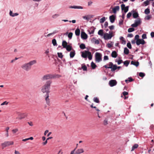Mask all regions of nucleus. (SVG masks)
Wrapping results in <instances>:
<instances>
[{"instance_id": "1", "label": "nucleus", "mask_w": 154, "mask_h": 154, "mask_svg": "<svg viewBox=\"0 0 154 154\" xmlns=\"http://www.w3.org/2000/svg\"><path fill=\"white\" fill-rule=\"evenodd\" d=\"M36 63L37 61L36 60H33L23 64L21 65V67L23 70L28 72L31 69V66L35 64Z\"/></svg>"}, {"instance_id": "2", "label": "nucleus", "mask_w": 154, "mask_h": 154, "mask_svg": "<svg viewBox=\"0 0 154 154\" xmlns=\"http://www.w3.org/2000/svg\"><path fill=\"white\" fill-rule=\"evenodd\" d=\"M51 82L50 81H47L45 84L42 86L41 91L43 93H46V94H49Z\"/></svg>"}, {"instance_id": "3", "label": "nucleus", "mask_w": 154, "mask_h": 154, "mask_svg": "<svg viewBox=\"0 0 154 154\" xmlns=\"http://www.w3.org/2000/svg\"><path fill=\"white\" fill-rule=\"evenodd\" d=\"M82 56L84 58H86L88 57L89 60H91L92 58V56L91 55V53L88 51H85L84 52H82Z\"/></svg>"}, {"instance_id": "4", "label": "nucleus", "mask_w": 154, "mask_h": 154, "mask_svg": "<svg viewBox=\"0 0 154 154\" xmlns=\"http://www.w3.org/2000/svg\"><path fill=\"white\" fill-rule=\"evenodd\" d=\"M114 35L113 32L110 31L109 33H106L104 34L103 38L106 40L110 39Z\"/></svg>"}, {"instance_id": "5", "label": "nucleus", "mask_w": 154, "mask_h": 154, "mask_svg": "<svg viewBox=\"0 0 154 154\" xmlns=\"http://www.w3.org/2000/svg\"><path fill=\"white\" fill-rule=\"evenodd\" d=\"M14 144V142L13 141H6L1 143V145L2 149H3L4 148L10 145H13Z\"/></svg>"}, {"instance_id": "6", "label": "nucleus", "mask_w": 154, "mask_h": 154, "mask_svg": "<svg viewBox=\"0 0 154 154\" xmlns=\"http://www.w3.org/2000/svg\"><path fill=\"white\" fill-rule=\"evenodd\" d=\"M75 150L76 148H75L74 150L71 151L70 154H80L84 152V150L82 148L79 149L75 152Z\"/></svg>"}, {"instance_id": "7", "label": "nucleus", "mask_w": 154, "mask_h": 154, "mask_svg": "<svg viewBox=\"0 0 154 154\" xmlns=\"http://www.w3.org/2000/svg\"><path fill=\"white\" fill-rule=\"evenodd\" d=\"M102 55L98 52H96L95 54V60L97 62H99L102 60Z\"/></svg>"}, {"instance_id": "8", "label": "nucleus", "mask_w": 154, "mask_h": 154, "mask_svg": "<svg viewBox=\"0 0 154 154\" xmlns=\"http://www.w3.org/2000/svg\"><path fill=\"white\" fill-rule=\"evenodd\" d=\"M141 23V19L139 18H138L137 19L135 20L134 23L131 24V26L133 27H136L139 25H140Z\"/></svg>"}, {"instance_id": "9", "label": "nucleus", "mask_w": 154, "mask_h": 154, "mask_svg": "<svg viewBox=\"0 0 154 154\" xmlns=\"http://www.w3.org/2000/svg\"><path fill=\"white\" fill-rule=\"evenodd\" d=\"M54 77L53 75L51 74H47L44 75L42 78V79L45 80L49 79H51L54 78Z\"/></svg>"}, {"instance_id": "10", "label": "nucleus", "mask_w": 154, "mask_h": 154, "mask_svg": "<svg viewBox=\"0 0 154 154\" xmlns=\"http://www.w3.org/2000/svg\"><path fill=\"white\" fill-rule=\"evenodd\" d=\"M121 9L122 11H124V13H126L128 10V6H125V5L122 4L121 5Z\"/></svg>"}, {"instance_id": "11", "label": "nucleus", "mask_w": 154, "mask_h": 154, "mask_svg": "<svg viewBox=\"0 0 154 154\" xmlns=\"http://www.w3.org/2000/svg\"><path fill=\"white\" fill-rule=\"evenodd\" d=\"M109 84L110 86L112 87L117 85V82L115 80H111L109 81Z\"/></svg>"}, {"instance_id": "12", "label": "nucleus", "mask_w": 154, "mask_h": 154, "mask_svg": "<svg viewBox=\"0 0 154 154\" xmlns=\"http://www.w3.org/2000/svg\"><path fill=\"white\" fill-rule=\"evenodd\" d=\"M136 43L138 45L140 44L144 45L145 43V42L143 39H138L137 40Z\"/></svg>"}, {"instance_id": "13", "label": "nucleus", "mask_w": 154, "mask_h": 154, "mask_svg": "<svg viewBox=\"0 0 154 154\" xmlns=\"http://www.w3.org/2000/svg\"><path fill=\"white\" fill-rule=\"evenodd\" d=\"M131 13L134 18H136L138 17L139 14L137 12H135L134 10H133L131 11Z\"/></svg>"}, {"instance_id": "14", "label": "nucleus", "mask_w": 154, "mask_h": 154, "mask_svg": "<svg viewBox=\"0 0 154 154\" xmlns=\"http://www.w3.org/2000/svg\"><path fill=\"white\" fill-rule=\"evenodd\" d=\"M69 8H74L77 9H83V7L80 6H71L69 7Z\"/></svg>"}, {"instance_id": "15", "label": "nucleus", "mask_w": 154, "mask_h": 154, "mask_svg": "<svg viewBox=\"0 0 154 154\" xmlns=\"http://www.w3.org/2000/svg\"><path fill=\"white\" fill-rule=\"evenodd\" d=\"M81 37L83 39H86L88 38V36L87 34L84 32H82L81 33Z\"/></svg>"}, {"instance_id": "16", "label": "nucleus", "mask_w": 154, "mask_h": 154, "mask_svg": "<svg viewBox=\"0 0 154 154\" xmlns=\"http://www.w3.org/2000/svg\"><path fill=\"white\" fill-rule=\"evenodd\" d=\"M49 94H46L45 100L46 101V103L48 105H49L50 103V99H49Z\"/></svg>"}, {"instance_id": "17", "label": "nucleus", "mask_w": 154, "mask_h": 154, "mask_svg": "<svg viewBox=\"0 0 154 154\" xmlns=\"http://www.w3.org/2000/svg\"><path fill=\"white\" fill-rule=\"evenodd\" d=\"M109 19L110 22L111 23H113L115 21V17L113 15H112L109 17Z\"/></svg>"}, {"instance_id": "18", "label": "nucleus", "mask_w": 154, "mask_h": 154, "mask_svg": "<svg viewBox=\"0 0 154 154\" xmlns=\"http://www.w3.org/2000/svg\"><path fill=\"white\" fill-rule=\"evenodd\" d=\"M119 6H115L112 9V11H113V13L114 14L116 13V11H119Z\"/></svg>"}, {"instance_id": "19", "label": "nucleus", "mask_w": 154, "mask_h": 154, "mask_svg": "<svg viewBox=\"0 0 154 154\" xmlns=\"http://www.w3.org/2000/svg\"><path fill=\"white\" fill-rule=\"evenodd\" d=\"M91 41L93 43H94L96 44H99V41L98 40L94 38H93L91 40Z\"/></svg>"}, {"instance_id": "20", "label": "nucleus", "mask_w": 154, "mask_h": 154, "mask_svg": "<svg viewBox=\"0 0 154 154\" xmlns=\"http://www.w3.org/2000/svg\"><path fill=\"white\" fill-rule=\"evenodd\" d=\"M131 64L137 67L139 65V63L138 61L135 62L133 61H132L131 62Z\"/></svg>"}, {"instance_id": "21", "label": "nucleus", "mask_w": 154, "mask_h": 154, "mask_svg": "<svg viewBox=\"0 0 154 154\" xmlns=\"http://www.w3.org/2000/svg\"><path fill=\"white\" fill-rule=\"evenodd\" d=\"M18 14L17 13H13L12 11H10L9 12V15L10 16L13 17L17 16L18 15Z\"/></svg>"}, {"instance_id": "22", "label": "nucleus", "mask_w": 154, "mask_h": 154, "mask_svg": "<svg viewBox=\"0 0 154 154\" xmlns=\"http://www.w3.org/2000/svg\"><path fill=\"white\" fill-rule=\"evenodd\" d=\"M111 56L112 57L116 58L117 56V54L115 51H114L112 52L111 54Z\"/></svg>"}, {"instance_id": "23", "label": "nucleus", "mask_w": 154, "mask_h": 154, "mask_svg": "<svg viewBox=\"0 0 154 154\" xmlns=\"http://www.w3.org/2000/svg\"><path fill=\"white\" fill-rule=\"evenodd\" d=\"M9 129V127H7L5 128L6 133L5 134V136L6 137H8L9 136L8 134V130Z\"/></svg>"}, {"instance_id": "24", "label": "nucleus", "mask_w": 154, "mask_h": 154, "mask_svg": "<svg viewBox=\"0 0 154 154\" xmlns=\"http://www.w3.org/2000/svg\"><path fill=\"white\" fill-rule=\"evenodd\" d=\"M114 42H111L110 43H108L107 44V46L109 48H110L113 46V45Z\"/></svg>"}, {"instance_id": "25", "label": "nucleus", "mask_w": 154, "mask_h": 154, "mask_svg": "<svg viewBox=\"0 0 154 154\" xmlns=\"http://www.w3.org/2000/svg\"><path fill=\"white\" fill-rule=\"evenodd\" d=\"M75 54V52L74 51H72L70 52V56L71 58H73Z\"/></svg>"}, {"instance_id": "26", "label": "nucleus", "mask_w": 154, "mask_h": 154, "mask_svg": "<svg viewBox=\"0 0 154 154\" xmlns=\"http://www.w3.org/2000/svg\"><path fill=\"white\" fill-rule=\"evenodd\" d=\"M62 45L63 48H65L68 45L67 42L65 41H63L62 42Z\"/></svg>"}, {"instance_id": "27", "label": "nucleus", "mask_w": 154, "mask_h": 154, "mask_svg": "<svg viewBox=\"0 0 154 154\" xmlns=\"http://www.w3.org/2000/svg\"><path fill=\"white\" fill-rule=\"evenodd\" d=\"M75 33L76 35L79 36L80 35V29L78 28L77 29L75 30Z\"/></svg>"}, {"instance_id": "28", "label": "nucleus", "mask_w": 154, "mask_h": 154, "mask_svg": "<svg viewBox=\"0 0 154 154\" xmlns=\"http://www.w3.org/2000/svg\"><path fill=\"white\" fill-rule=\"evenodd\" d=\"M138 146V145L137 144H135L132 147L131 151H133L135 149L137 148Z\"/></svg>"}, {"instance_id": "29", "label": "nucleus", "mask_w": 154, "mask_h": 154, "mask_svg": "<svg viewBox=\"0 0 154 154\" xmlns=\"http://www.w3.org/2000/svg\"><path fill=\"white\" fill-rule=\"evenodd\" d=\"M98 34L99 35H100L101 36H103L104 34H103V30H102V29L98 31Z\"/></svg>"}, {"instance_id": "30", "label": "nucleus", "mask_w": 154, "mask_h": 154, "mask_svg": "<svg viewBox=\"0 0 154 154\" xmlns=\"http://www.w3.org/2000/svg\"><path fill=\"white\" fill-rule=\"evenodd\" d=\"M129 50L127 48H125L124 49V53L125 54L127 55L129 53Z\"/></svg>"}, {"instance_id": "31", "label": "nucleus", "mask_w": 154, "mask_h": 154, "mask_svg": "<svg viewBox=\"0 0 154 154\" xmlns=\"http://www.w3.org/2000/svg\"><path fill=\"white\" fill-rule=\"evenodd\" d=\"M120 39L122 41V44H125L126 42L124 40L123 37L121 36L120 37Z\"/></svg>"}, {"instance_id": "32", "label": "nucleus", "mask_w": 154, "mask_h": 154, "mask_svg": "<svg viewBox=\"0 0 154 154\" xmlns=\"http://www.w3.org/2000/svg\"><path fill=\"white\" fill-rule=\"evenodd\" d=\"M65 48H66V50L68 51H70L72 48V47L70 45H68Z\"/></svg>"}, {"instance_id": "33", "label": "nucleus", "mask_w": 154, "mask_h": 154, "mask_svg": "<svg viewBox=\"0 0 154 154\" xmlns=\"http://www.w3.org/2000/svg\"><path fill=\"white\" fill-rule=\"evenodd\" d=\"M117 69V66L116 65H113L111 68V71H115Z\"/></svg>"}, {"instance_id": "34", "label": "nucleus", "mask_w": 154, "mask_h": 154, "mask_svg": "<svg viewBox=\"0 0 154 154\" xmlns=\"http://www.w3.org/2000/svg\"><path fill=\"white\" fill-rule=\"evenodd\" d=\"M91 66L93 69H94L96 67V64L93 62L91 63Z\"/></svg>"}, {"instance_id": "35", "label": "nucleus", "mask_w": 154, "mask_h": 154, "mask_svg": "<svg viewBox=\"0 0 154 154\" xmlns=\"http://www.w3.org/2000/svg\"><path fill=\"white\" fill-rule=\"evenodd\" d=\"M133 80L131 77H129L128 79H127L125 80V82L128 83V82H131Z\"/></svg>"}, {"instance_id": "36", "label": "nucleus", "mask_w": 154, "mask_h": 154, "mask_svg": "<svg viewBox=\"0 0 154 154\" xmlns=\"http://www.w3.org/2000/svg\"><path fill=\"white\" fill-rule=\"evenodd\" d=\"M108 124V119H105L103 122V124L104 125H106Z\"/></svg>"}, {"instance_id": "37", "label": "nucleus", "mask_w": 154, "mask_h": 154, "mask_svg": "<svg viewBox=\"0 0 154 154\" xmlns=\"http://www.w3.org/2000/svg\"><path fill=\"white\" fill-rule=\"evenodd\" d=\"M144 13L146 14H149L150 13L149 9L148 8L146 9L144 11Z\"/></svg>"}, {"instance_id": "38", "label": "nucleus", "mask_w": 154, "mask_h": 154, "mask_svg": "<svg viewBox=\"0 0 154 154\" xmlns=\"http://www.w3.org/2000/svg\"><path fill=\"white\" fill-rule=\"evenodd\" d=\"M105 17H103L100 19V22L101 23H103L105 21Z\"/></svg>"}, {"instance_id": "39", "label": "nucleus", "mask_w": 154, "mask_h": 154, "mask_svg": "<svg viewBox=\"0 0 154 154\" xmlns=\"http://www.w3.org/2000/svg\"><path fill=\"white\" fill-rule=\"evenodd\" d=\"M134 27L129 28L128 29V32H131L134 31Z\"/></svg>"}, {"instance_id": "40", "label": "nucleus", "mask_w": 154, "mask_h": 154, "mask_svg": "<svg viewBox=\"0 0 154 154\" xmlns=\"http://www.w3.org/2000/svg\"><path fill=\"white\" fill-rule=\"evenodd\" d=\"M52 43L54 46L57 45V42L55 39H54L52 40Z\"/></svg>"}, {"instance_id": "41", "label": "nucleus", "mask_w": 154, "mask_h": 154, "mask_svg": "<svg viewBox=\"0 0 154 154\" xmlns=\"http://www.w3.org/2000/svg\"><path fill=\"white\" fill-rule=\"evenodd\" d=\"M129 63V62L128 60H126L124 62V64L126 66H128Z\"/></svg>"}, {"instance_id": "42", "label": "nucleus", "mask_w": 154, "mask_h": 154, "mask_svg": "<svg viewBox=\"0 0 154 154\" xmlns=\"http://www.w3.org/2000/svg\"><path fill=\"white\" fill-rule=\"evenodd\" d=\"M59 16L58 14H55L52 16V17L54 19H56Z\"/></svg>"}, {"instance_id": "43", "label": "nucleus", "mask_w": 154, "mask_h": 154, "mask_svg": "<svg viewBox=\"0 0 154 154\" xmlns=\"http://www.w3.org/2000/svg\"><path fill=\"white\" fill-rule=\"evenodd\" d=\"M94 102L97 103H99V101L98 99L96 97H95L94 98Z\"/></svg>"}, {"instance_id": "44", "label": "nucleus", "mask_w": 154, "mask_h": 154, "mask_svg": "<svg viewBox=\"0 0 154 154\" xmlns=\"http://www.w3.org/2000/svg\"><path fill=\"white\" fill-rule=\"evenodd\" d=\"M80 48L82 49H84L85 48V45L83 44H82L80 45Z\"/></svg>"}, {"instance_id": "45", "label": "nucleus", "mask_w": 154, "mask_h": 154, "mask_svg": "<svg viewBox=\"0 0 154 154\" xmlns=\"http://www.w3.org/2000/svg\"><path fill=\"white\" fill-rule=\"evenodd\" d=\"M57 54H58V57L60 58H62L63 57V55H62V53H57Z\"/></svg>"}, {"instance_id": "46", "label": "nucleus", "mask_w": 154, "mask_h": 154, "mask_svg": "<svg viewBox=\"0 0 154 154\" xmlns=\"http://www.w3.org/2000/svg\"><path fill=\"white\" fill-rule=\"evenodd\" d=\"M73 33L72 32H70L68 34V37L69 39H71Z\"/></svg>"}, {"instance_id": "47", "label": "nucleus", "mask_w": 154, "mask_h": 154, "mask_svg": "<svg viewBox=\"0 0 154 154\" xmlns=\"http://www.w3.org/2000/svg\"><path fill=\"white\" fill-rule=\"evenodd\" d=\"M127 46L129 48H131V45L130 42H128L127 43Z\"/></svg>"}, {"instance_id": "48", "label": "nucleus", "mask_w": 154, "mask_h": 154, "mask_svg": "<svg viewBox=\"0 0 154 154\" xmlns=\"http://www.w3.org/2000/svg\"><path fill=\"white\" fill-rule=\"evenodd\" d=\"M132 14L131 12H129L127 15V17L128 18H129L131 16Z\"/></svg>"}, {"instance_id": "49", "label": "nucleus", "mask_w": 154, "mask_h": 154, "mask_svg": "<svg viewBox=\"0 0 154 154\" xmlns=\"http://www.w3.org/2000/svg\"><path fill=\"white\" fill-rule=\"evenodd\" d=\"M93 104H92L91 105V107L92 108H94L97 111H100V110L98 109H97V107H96V106H93Z\"/></svg>"}, {"instance_id": "50", "label": "nucleus", "mask_w": 154, "mask_h": 154, "mask_svg": "<svg viewBox=\"0 0 154 154\" xmlns=\"http://www.w3.org/2000/svg\"><path fill=\"white\" fill-rule=\"evenodd\" d=\"M18 131V130L17 128H15L14 129L12 130V132L14 134L16 133Z\"/></svg>"}, {"instance_id": "51", "label": "nucleus", "mask_w": 154, "mask_h": 154, "mask_svg": "<svg viewBox=\"0 0 154 154\" xmlns=\"http://www.w3.org/2000/svg\"><path fill=\"white\" fill-rule=\"evenodd\" d=\"M151 18V16L149 15H147V16H146L145 17V20H149Z\"/></svg>"}, {"instance_id": "52", "label": "nucleus", "mask_w": 154, "mask_h": 154, "mask_svg": "<svg viewBox=\"0 0 154 154\" xmlns=\"http://www.w3.org/2000/svg\"><path fill=\"white\" fill-rule=\"evenodd\" d=\"M113 65V64L112 62H109V64L108 65L109 66V68H111V69L112 67V66Z\"/></svg>"}, {"instance_id": "53", "label": "nucleus", "mask_w": 154, "mask_h": 154, "mask_svg": "<svg viewBox=\"0 0 154 154\" xmlns=\"http://www.w3.org/2000/svg\"><path fill=\"white\" fill-rule=\"evenodd\" d=\"M82 68L84 71H86L87 70V67L85 65L82 66Z\"/></svg>"}, {"instance_id": "54", "label": "nucleus", "mask_w": 154, "mask_h": 154, "mask_svg": "<svg viewBox=\"0 0 154 154\" xmlns=\"http://www.w3.org/2000/svg\"><path fill=\"white\" fill-rule=\"evenodd\" d=\"M144 4H145V6H147L149 4V1L148 0H147L145 2H144Z\"/></svg>"}, {"instance_id": "55", "label": "nucleus", "mask_w": 154, "mask_h": 154, "mask_svg": "<svg viewBox=\"0 0 154 154\" xmlns=\"http://www.w3.org/2000/svg\"><path fill=\"white\" fill-rule=\"evenodd\" d=\"M139 75L141 77H143L145 76V74L143 72H140L139 74Z\"/></svg>"}, {"instance_id": "56", "label": "nucleus", "mask_w": 154, "mask_h": 154, "mask_svg": "<svg viewBox=\"0 0 154 154\" xmlns=\"http://www.w3.org/2000/svg\"><path fill=\"white\" fill-rule=\"evenodd\" d=\"M123 20H120L119 22V25H122L123 24Z\"/></svg>"}, {"instance_id": "57", "label": "nucleus", "mask_w": 154, "mask_h": 154, "mask_svg": "<svg viewBox=\"0 0 154 154\" xmlns=\"http://www.w3.org/2000/svg\"><path fill=\"white\" fill-rule=\"evenodd\" d=\"M49 53V51L48 49H47L45 51V54H47V55L48 56V57H49V55L48 54Z\"/></svg>"}, {"instance_id": "58", "label": "nucleus", "mask_w": 154, "mask_h": 154, "mask_svg": "<svg viewBox=\"0 0 154 154\" xmlns=\"http://www.w3.org/2000/svg\"><path fill=\"white\" fill-rule=\"evenodd\" d=\"M142 38L143 39L146 38V34H143L142 35Z\"/></svg>"}, {"instance_id": "59", "label": "nucleus", "mask_w": 154, "mask_h": 154, "mask_svg": "<svg viewBox=\"0 0 154 154\" xmlns=\"http://www.w3.org/2000/svg\"><path fill=\"white\" fill-rule=\"evenodd\" d=\"M8 104V102L7 101H5L4 102L2 103H1V106L4 105H7Z\"/></svg>"}, {"instance_id": "60", "label": "nucleus", "mask_w": 154, "mask_h": 154, "mask_svg": "<svg viewBox=\"0 0 154 154\" xmlns=\"http://www.w3.org/2000/svg\"><path fill=\"white\" fill-rule=\"evenodd\" d=\"M109 59V58L108 56H105L104 57L103 60H108Z\"/></svg>"}, {"instance_id": "61", "label": "nucleus", "mask_w": 154, "mask_h": 154, "mask_svg": "<svg viewBox=\"0 0 154 154\" xmlns=\"http://www.w3.org/2000/svg\"><path fill=\"white\" fill-rule=\"evenodd\" d=\"M109 27L110 30H112L114 29V26L113 25H112L111 26H109Z\"/></svg>"}, {"instance_id": "62", "label": "nucleus", "mask_w": 154, "mask_h": 154, "mask_svg": "<svg viewBox=\"0 0 154 154\" xmlns=\"http://www.w3.org/2000/svg\"><path fill=\"white\" fill-rule=\"evenodd\" d=\"M93 3V2L91 1H90L88 2V5L89 6L91 5Z\"/></svg>"}, {"instance_id": "63", "label": "nucleus", "mask_w": 154, "mask_h": 154, "mask_svg": "<svg viewBox=\"0 0 154 154\" xmlns=\"http://www.w3.org/2000/svg\"><path fill=\"white\" fill-rule=\"evenodd\" d=\"M128 93L126 91H124L123 92V94L124 95V96H125L126 95H128Z\"/></svg>"}, {"instance_id": "64", "label": "nucleus", "mask_w": 154, "mask_h": 154, "mask_svg": "<svg viewBox=\"0 0 154 154\" xmlns=\"http://www.w3.org/2000/svg\"><path fill=\"white\" fill-rule=\"evenodd\" d=\"M133 36V35L132 34H128V37H130V38H131Z\"/></svg>"}]
</instances>
